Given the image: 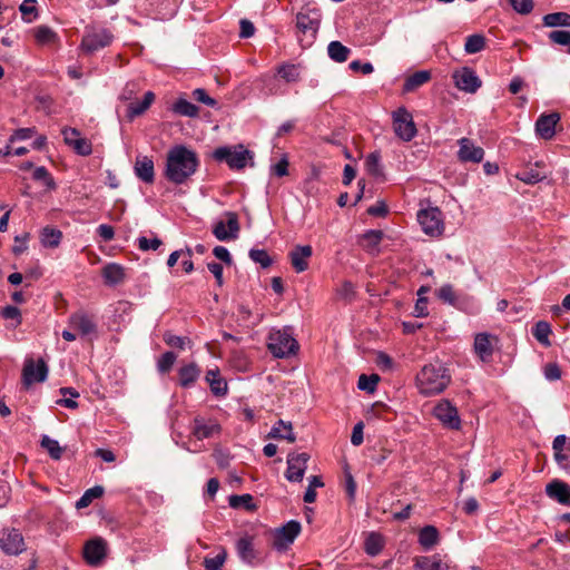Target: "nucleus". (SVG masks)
Wrapping results in <instances>:
<instances>
[{
    "label": "nucleus",
    "instance_id": "obj_54",
    "mask_svg": "<svg viewBox=\"0 0 570 570\" xmlns=\"http://www.w3.org/2000/svg\"><path fill=\"white\" fill-rule=\"evenodd\" d=\"M36 3V0H24L20 4V12L22 14L23 20H26L27 22H31L37 17Z\"/></svg>",
    "mask_w": 570,
    "mask_h": 570
},
{
    "label": "nucleus",
    "instance_id": "obj_64",
    "mask_svg": "<svg viewBox=\"0 0 570 570\" xmlns=\"http://www.w3.org/2000/svg\"><path fill=\"white\" fill-rule=\"evenodd\" d=\"M348 67L352 71H361L364 75H370L374 70L373 65L371 62H361L360 60H354L350 62Z\"/></svg>",
    "mask_w": 570,
    "mask_h": 570
},
{
    "label": "nucleus",
    "instance_id": "obj_21",
    "mask_svg": "<svg viewBox=\"0 0 570 570\" xmlns=\"http://www.w3.org/2000/svg\"><path fill=\"white\" fill-rule=\"evenodd\" d=\"M313 255L309 245H296L288 254L292 267L296 273H303L308 268V261Z\"/></svg>",
    "mask_w": 570,
    "mask_h": 570
},
{
    "label": "nucleus",
    "instance_id": "obj_20",
    "mask_svg": "<svg viewBox=\"0 0 570 570\" xmlns=\"http://www.w3.org/2000/svg\"><path fill=\"white\" fill-rule=\"evenodd\" d=\"M70 327L78 332L81 336H90L96 334L97 325L92 317L85 312H77L69 317Z\"/></svg>",
    "mask_w": 570,
    "mask_h": 570
},
{
    "label": "nucleus",
    "instance_id": "obj_26",
    "mask_svg": "<svg viewBox=\"0 0 570 570\" xmlns=\"http://www.w3.org/2000/svg\"><path fill=\"white\" fill-rule=\"evenodd\" d=\"M236 551L239 559L248 564H253L258 558V553L254 547V538L250 535H245L237 540Z\"/></svg>",
    "mask_w": 570,
    "mask_h": 570
},
{
    "label": "nucleus",
    "instance_id": "obj_42",
    "mask_svg": "<svg viewBox=\"0 0 570 570\" xmlns=\"http://www.w3.org/2000/svg\"><path fill=\"white\" fill-rule=\"evenodd\" d=\"M546 27H570V14L567 12H553L543 17Z\"/></svg>",
    "mask_w": 570,
    "mask_h": 570
},
{
    "label": "nucleus",
    "instance_id": "obj_32",
    "mask_svg": "<svg viewBox=\"0 0 570 570\" xmlns=\"http://www.w3.org/2000/svg\"><path fill=\"white\" fill-rule=\"evenodd\" d=\"M269 436L273 439H284L288 442H295L296 438L293 433V428L289 422L283 420L277 421L269 432Z\"/></svg>",
    "mask_w": 570,
    "mask_h": 570
},
{
    "label": "nucleus",
    "instance_id": "obj_41",
    "mask_svg": "<svg viewBox=\"0 0 570 570\" xmlns=\"http://www.w3.org/2000/svg\"><path fill=\"white\" fill-rule=\"evenodd\" d=\"M532 334L535 340L544 346H550L551 342L549 335L551 334V326L548 322L539 321L535 323L532 330Z\"/></svg>",
    "mask_w": 570,
    "mask_h": 570
},
{
    "label": "nucleus",
    "instance_id": "obj_45",
    "mask_svg": "<svg viewBox=\"0 0 570 570\" xmlns=\"http://www.w3.org/2000/svg\"><path fill=\"white\" fill-rule=\"evenodd\" d=\"M35 38L40 45H51L58 39L57 33L48 26H39L35 29Z\"/></svg>",
    "mask_w": 570,
    "mask_h": 570
},
{
    "label": "nucleus",
    "instance_id": "obj_15",
    "mask_svg": "<svg viewBox=\"0 0 570 570\" xmlns=\"http://www.w3.org/2000/svg\"><path fill=\"white\" fill-rule=\"evenodd\" d=\"M301 532V523L295 520L288 521L277 529L274 537V548L278 551L287 549Z\"/></svg>",
    "mask_w": 570,
    "mask_h": 570
},
{
    "label": "nucleus",
    "instance_id": "obj_17",
    "mask_svg": "<svg viewBox=\"0 0 570 570\" xmlns=\"http://www.w3.org/2000/svg\"><path fill=\"white\" fill-rule=\"evenodd\" d=\"M459 150L458 159L461 163L479 164L484 158V150L482 147L476 146L473 140L463 137L458 140Z\"/></svg>",
    "mask_w": 570,
    "mask_h": 570
},
{
    "label": "nucleus",
    "instance_id": "obj_30",
    "mask_svg": "<svg viewBox=\"0 0 570 570\" xmlns=\"http://www.w3.org/2000/svg\"><path fill=\"white\" fill-rule=\"evenodd\" d=\"M206 381L215 395L223 396L227 393V383L220 377L218 368L208 370L206 373Z\"/></svg>",
    "mask_w": 570,
    "mask_h": 570
},
{
    "label": "nucleus",
    "instance_id": "obj_27",
    "mask_svg": "<svg viewBox=\"0 0 570 570\" xmlns=\"http://www.w3.org/2000/svg\"><path fill=\"white\" fill-rule=\"evenodd\" d=\"M455 567L443 561L440 556L417 557L414 562V570H454Z\"/></svg>",
    "mask_w": 570,
    "mask_h": 570
},
{
    "label": "nucleus",
    "instance_id": "obj_13",
    "mask_svg": "<svg viewBox=\"0 0 570 570\" xmlns=\"http://www.w3.org/2000/svg\"><path fill=\"white\" fill-rule=\"evenodd\" d=\"M0 548L9 556H17L26 550L22 534L17 529H4L0 532Z\"/></svg>",
    "mask_w": 570,
    "mask_h": 570
},
{
    "label": "nucleus",
    "instance_id": "obj_16",
    "mask_svg": "<svg viewBox=\"0 0 570 570\" xmlns=\"http://www.w3.org/2000/svg\"><path fill=\"white\" fill-rule=\"evenodd\" d=\"M497 342L498 337L493 334L478 333L474 336L473 351L482 362L488 363L492 360Z\"/></svg>",
    "mask_w": 570,
    "mask_h": 570
},
{
    "label": "nucleus",
    "instance_id": "obj_14",
    "mask_svg": "<svg viewBox=\"0 0 570 570\" xmlns=\"http://www.w3.org/2000/svg\"><path fill=\"white\" fill-rule=\"evenodd\" d=\"M308 460V453H289L285 472L286 479L291 482H301L304 478Z\"/></svg>",
    "mask_w": 570,
    "mask_h": 570
},
{
    "label": "nucleus",
    "instance_id": "obj_50",
    "mask_svg": "<svg viewBox=\"0 0 570 570\" xmlns=\"http://www.w3.org/2000/svg\"><path fill=\"white\" fill-rule=\"evenodd\" d=\"M226 558L227 552L224 548H222L220 552L215 557L204 559L205 570H223Z\"/></svg>",
    "mask_w": 570,
    "mask_h": 570
},
{
    "label": "nucleus",
    "instance_id": "obj_62",
    "mask_svg": "<svg viewBox=\"0 0 570 570\" xmlns=\"http://www.w3.org/2000/svg\"><path fill=\"white\" fill-rule=\"evenodd\" d=\"M543 373L548 381H557L561 377V370L557 363H548Z\"/></svg>",
    "mask_w": 570,
    "mask_h": 570
},
{
    "label": "nucleus",
    "instance_id": "obj_8",
    "mask_svg": "<svg viewBox=\"0 0 570 570\" xmlns=\"http://www.w3.org/2000/svg\"><path fill=\"white\" fill-rule=\"evenodd\" d=\"M48 365L42 358L35 362L33 358H27L22 368V385L29 389L35 383H42L48 377Z\"/></svg>",
    "mask_w": 570,
    "mask_h": 570
},
{
    "label": "nucleus",
    "instance_id": "obj_34",
    "mask_svg": "<svg viewBox=\"0 0 570 570\" xmlns=\"http://www.w3.org/2000/svg\"><path fill=\"white\" fill-rule=\"evenodd\" d=\"M439 541V531L434 525H425L419 532V543L425 549H432Z\"/></svg>",
    "mask_w": 570,
    "mask_h": 570
},
{
    "label": "nucleus",
    "instance_id": "obj_63",
    "mask_svg": "<svg viewBox=\"0 0 570 570\" xmlns=\"http://www.w3.org/2000/svg\"><path fill=\"white\" fill-rule=\"evenodd\" d=\"M164 341L167 345L169 346H173V347H177V348H180L183 350L185 347V344H186V338L183 337V336H178V335H174L171 333H166L164 335Z\"/></svg>",
    "mask_w": 570,
    "mask_h": 570
},
{
    "label": "nucleus",
    "instance_id": "obj_60",
    "mask_svg": "<svg viewBox=\"0 0 570 570\" xmlns=\"http://www.w3.org/2000/svg\"><path fill=\"white\" fill-rule=\"evenodd\" d=\"M193 97L197 101H199V102H202V104H204V105H206L208 107H216L217 106V101L214 98L209 97L207 95L206 90L203 89V88L195 89L193 91Z\"/></svg>",
    "mask_w": 570,
    "mask_h": 570
},
{
    "label": "nucleus",
    "instance_id": "obj_12",
    "mask_svg": "<svg viewBox=\"0 0 570 570\" xmlns=\"http://www.w3.org/2000/svg\"><path fill=\"white\" fill-rule=\"evenodd\" d=\"M452 78L458 89L469 94L476 92L482 85L475 71L469 67L455 70Z\"/></svg>",
    "mask_w": 570,
    "mask_h": 570
},
{
    "label": "nucleus",
    "instance_id": "obj_56",
    "mask_svg": "<svg viewBox=\"0 0 570 570\" xmlns=\"http://www.w3.org/2000/svg\"><path fill=\"white\" fill-rule=\"evenodd\" d=\"M137 242H138V248L142 252L156 250L163 244V242L158 237H154V238L149 239L145 236H140L137 239Z\"/></svg>",
    "mask_w": 570,
    "mask_h": 570
},
{
    "label": "nucleus",
    "instance_id": "obj_9",
    "mask_svg": "<svg viewBox=\"0 0 570 570\" xmlns=\"http://www.w3.org/2000/svg\"><path fill=\"white\" fill-rule=\"evenodd\" d=\"M321 11L316 8H303L296 16L297 29L312 40L316 37L321 23Z\"/></svg>",
    "mask_w": 570,
    "mask_h": 570
},
{
    "label": "nucleus",
    "instance_id": "obj_51",
    "mask_svg": "<svg viewBox=\"0 0 570 570\" xmlns=\"http://www.w3.org/2000/svg\"><path fill=\"white\" fill-rule=\"evenodd\" d=\"M380 376L377 374L366 375L362 374L358 377L357 387L367 393H373L376 390Z\"/></svg>",
    "mask_w": 570,
    "mask_h": 570
},
{
    "label": "nucleus",
    "instance_id": "obj_1",
    "mask_svg": "<svg viewBox=\"0 0 570 570\" xmlns=\"http://www.w3.org/2000/svg\"><path fill=\"white\" fill-rule=\"evenodd\" d=\"M199 167L197 154L184 146L177 145L167 153L165 177L176 184L181 185L191 177Z\"/></svg>",
    "mask_w": 570,
    "mask_h": 570
},
{
    "label": "nucleus",
    "instance_id": "obj_37",
    "mask_svg": "<svg viewBox=\"0 0 570 570\" xmlns=\"http://www.w3.org/2000/svg\"><path fill=\"white\" fill-rule=\"evenodd\" d=\"M328 57L336 62H345L348 59L351 49L342 42L335 40L331 41L327 46Z\"/></svg>",
    "mask_w": 570,
    "mask_h": 570
},
{
    "label": "nucleus",
    "instance_id": "obj_55",
    "mask_svg": "<svg viewBox=\"0 0 570 570\" xmlns=\"http://www.w3.org/2000/svg\"><path fill=\"white\" fill-rule=\"evenodd\" d=\"M176 358L177 356L174 352H165L158 360V371L160 373H168L171 370Z\"/></svg>",
    "mask_w": 570,
    "mask_h": 570
},
{
    "label": "nucleus",
    "instance_id": "obj_11",
    "mask_svg": "<svg viewBox=\"0 0 570 570\" xmlns=\"http://www.w3.org/2000/svg\"><path fill=\"white\" fill-rule=\"evenodd\" d=\"M225 220H218L213 227L214 236L220 242L236 239L239 233L238 216L234 212H226L224 214Z\"/></svg>",
    "mask_w": 570,
    "mask_h": 570
},
{
    "label": "nucleus",
    "instance_id": "obj_24",
    "mask_svg": "<svg viewBox=\"0 0 570 570\" xmlns=\"http://www.w3.org/2000/svg\"><path fill=\"white\" fill-rule=\"evenodd\" d=\"M546 494L563 505H570V485L564 481L554 479L546 485Z\"/></svg>",
    "mask_w": 570,
    "mask_h": 570
},
{
    "label": "nucleus",
    "instance_id": "obj_29",
    "mask_svg": "<svg viewBox=\"0 0 570 570\" xmlns=\"http://www.w3.org/2000/svg\"><path fill=\"white\" fill-rule=\"evenodd\" d=\"M125 276V268L119 264L110 263L102 268V277L107 285L120 284Z\"/></svg>",
    "mask_w": 570,
    "mask_h": 570
},
{
    "label": "nucleus",
    "instance_id": "obj_59",
    "mask_svg": "<svg viewBox=\"0 0 570 570\" xmlns=\"http://www.w3.org/2000/svg\"><path fill=\"white\" fill-rule=\"evenodd\" d=\"M512 8L521 14H528L533 9L532 0H509Z\"/></svg>",
    "mask_w": 570,
    "mask_h": 570
},
{
    "label": "nucleus",
    "instance_id": "obj_57",
    "mask_svg": "<svg viewBox=\"0 0 570 570\" xmlns=\"http://www.w3.org/2000/svg\"><path fill=\"white\" fill-rule=\"evenodd\" d=\"M78 155L88 156L92 153L91 142L87 138H80L70 146Z\"/></svg>",
    "mask_w": 570,
    "mask_h": 570
},
{
    "label": "nucleus",
    "instance_id": "obj_6",
    "mask_svg": "<svg viewBox=\"0 0 570 570\" xmlns=\"http://www.w3.org/2000/svg\"><path fill=\"white\" fill-rule=\"evenodd\" d=\"M213 156L217 161H225L232 169H243L252 157L250 151L245 149L243 145L234 148L219 147L215 149Z\"/></svg>",
    "mask_w": 570,
    "mask_h": 570
},
{
    "label": "nucleus",
    "instance_id": "obj_49",
    "mask_svg": "<svg viewBox=\"0 0 570 570\" xmlns=\"http://www.w3.org/2000/svg\"><path fill=\"white\" fill-rule=\"evenodd\" d=\"M229 505L234 509L244 508L247 511H252L255 509V504L253 503V497L250 494L230 495Z\"/></svg>",
    "mask_w": 570,
    "mask_h": 570
},
{
    "label": "nucleus",
    "instance_id": "obj_58",
    "mask_svg": "<svg viewBox=\"0 0 570 570\" xmlns=\"http://www.w3.org/2000/svg\"><path fill=\"white\" fill-rule=\"evenodd\" d=\"M549 39L560 46L570 45V31L554 30L549 33Z\"/></svg>",
    "mask_w": 570,
    "mask_h": 570
},
{
    "label": "nucleus",
    "instance_id": "obj_2",
    "mask_svg": "<svg viewBox=\"0 0 570 570\" xmlns=\"http://www.w3.org/2000/svg\"><path fill=\"white\" fill-rule=\"evenodd\" d=\"M451 382L449 370L441 362L424 365L416 375V386L422 395L442 393Z\"/></svg>",
    "mask_w": 570,
    "mask_h": 570
},
{
    "label": "nucleus",
    "instance_id": "obj_10",
    "mask_svg": "<svg viewBox=\"0 0 570 570\" xmlns=\"http://www.w3.org/2000/svg\"><path fill=\"white\" fill-rule=\"evenodd\" d=\"M433 415L446 429H461V419L458 409L449 400H441L438 402V404L433 407Z\"/></svg>",
    "mask_w": 570,
    "mask_h": 570
},
{
    "label": "nucleus",
    "instance_id": "obj_18",
    "mask_svg": "<svg viewBox=\"0 0 570 570\" xmlns=\"http://www.w3.org/2000/svg\"><path fill=\"white\" fill-rule=\"evenodd\" d=\"M554 460L558 465L570 474V439L566 435H557L552 442Z\"/></svg>",
    "mask_w": 570,
    "mask_h": 570
},
{
    "label": "nucleus",
    "instance_id": "obj_35",
    "mask_svg": "<svg viewBox=\"0 0 570 570\" xmlns=\"http://www.w3.org/2000/svg\"><path fill=\"white\" fill-rule=\"evenodd\" d=\"M200 370L198 366L194 363L185 365L180 367L178 375H179V384L183 387H189L193 385L197 379L199 377Z\"/></svg>",
    "mask_w": 570,
    "mask_h": 570
},
{
    "label": "nucleus",
    "instance_id": "obj_23",
    "mask_svg": "<svg viewBox=\"0 0 570 570\" xmlns=\"http://www.w3.org/2000/svg\"><path fill=\"white\" fill-rule=\"evenodd\" d=\"M220 432V426L213 420L196 416L193 421L191 433L197 440L209 439Z\"/></svg>",
    "mask_w": 570,
    "mask_h": 570
},
{
    "label": "nucleus",
    "instance_id": "obj_3",
    "mask_svg": "<svg viewBox=\"0 0 570 570\" xmlns=\"http://www.w3.org/2000/svg\"><path fill=\"white\" fill-rule=\"evenodd\" d=\"M267 347L273 356L286 358L298 351V343L289 330H276L269 333Z\"/></svg>",
    "mask_w": 570,
    "mask_h": 570
},
{
    "label": "nucleus",
    "instance_id": "obj_43",
    "mask_svg": "<svg viewBox=\"0 0 570 570\" xmlns=\"http://www.w3.org/2000/svg\"><path fill=\"white\" fill-rule=\"evenodd\" d=\"M382 238H383V232L382 230H380V229H370V230L365 232L362 235V246L366 250L373 252L379 246V244L381 243Z\"/></svg>",
    "mask_w": 570,
    "mask_h": 570
},
{
    "label": "nucleus",
    "instance_id": "obj_38",
    "mask_svg": "<svg viewBox=\"0 0 570 570\" xmlns=\"http://www.w3.org/2000/svg\"><path fill=\"white\" fill-rule=\"evenodd\" d=\"M62 238L61 230L47 226L41 230L40 240L42 246L55 248L58 247Z\"/></svg>",
    "mask_w": 570,
    "mask_h": 570
},
{
    "label": "nucleus",
    "instance_id": "obj_47",
    "mask_svg": "<svg viewBox=\"0 0 570 570\" xmlns=\"http://www.w3.org/2000/svg\"><path fill=\"white\" fill-rule=\"evenodd\" d=\"M485 47V38L482 35L475 33L466 38L464 50L466 53H478Z\"/></svg>",
    "mask_w": 570,
    "mask_h": 570
},
{
    "label": "nucleus",
    "instance_id": "obj_46",
    "mask_svg": "<svg viewBox=\"0 0 570 570\" xmlns=\"http://www.w3.org/2000/svg\"><path fill=\"white\" fill-rule=\"evenodd\" d=\"M40 444L43 449L47 450L51 459H61L63 449L59 445V442L57 440H53L48 435H42Z\"/></svg>",
    "mask_w": 570,
    "mask_h": 570
},
{
    "label": "nucleus",
    "instance_id": "obj_28",
    "mask_svg": "<svg viewBox=\"0 0 570 570\" xmlns=\"http://www.w3.org/2000/svg\"><path fill=\"white\" fill-rule=\"evenodd\" d=\"M135 174L144 183L151 184L155 179L154 161L147 156L137 157Z\"/></svg>",
    "mask_w": 570,
    "mask_h": 570
},
{
    "label": "nucleus",
    "instance_id": "obj_33",
    "mask_svg": "<svg viewBox=\"0 0 570 570\" xmlns=\"http://www.w3.org/2000/svg\"><path fill=\"white\" fill-rule=\"evenodd\" d=\"M431 79V73L428 70H420L409 76L403 85V90L405 92H411L423 86Z\"/></svg>",
    "mask_w": 570,
    "mask_h": 570
},
{
    "label": "nucleus",
    "instance_id": "obj_31",
    "mask_svg": "<svg viewBox=\"0 0 570 570\" xmlns=\"http://www.w3.org/2000/svg\"><path fill=\"white\" fill-rule=\"evenodd\" d=\"M155 100V95L151 91H147L144 95V99L141 101H135L129 104L127 108V116L130 119H134L135 117H138L142 115L153 104Z\"/></svg>",
    "mask_w": 570,
    "mask_h": 570
},
{
    "label": "nucleus",
    "instance_id": "obj_40",
    "mask_svg": "<svg viewBox=\"0 0 570 570\" xmlns=\"http://www.w3.org/2000/svg\"><path fill=\"white\" fill-rule=\"evenodd\" d=\"M173 111L177 115L193 118L198 116L199 108L193 102L184 98H179L173 105Z\"/></svg>",
    "mask_w": 570,
    "mask_h": 570
},
{
    "label": "nucleus",
    "instance_id": "obj_61",
    "mask_svg": "<svg viewBox=\"0 0 570 570\" xmlns=\"http://www.w3.org/2000/svg\"><path fill=\"white\" fill-rule=\"evenodd\" d=\"M1 315L6 320H16L17 325H20L22 322L19 308L12 305L3 307L1 311Z\"/></svg>",
    "mask_w": 570,
    "mask_h": 570
},
{
    "label": "nucleus",
    "instance_id": "obj_36",
    "mask_svg": "<svg viewBox=\"0 0 570 570\" xmlns=\"http://www.w3.org/2000/svg\"><path fill=\"white\" fill-rule=\"evenodd\" d=\"M384 548V538L377 532H370L364 542V550L368 556L375 557Z\"/></svg>",
    "mask_w": 570,
    "mask_h": 570
},
{
    "label": "nucleus",
    "instance_id": "obj_52",
    "mask_svg": "<svg viewBox=\"0 0 570 570\" xmlns=\"http://www.w3.org/2000/svg\"><path fill=\"white\" fill-rule=\"evenodd\" d=\"M249 257L256 264H259L261 267L267 268L272 265L273 261L268 253L265 249H250Z\"/></svg>",
    "mask_w": 570,
    "mask_h": 570
},
{
    "label": "nucleus",
    "instance_id": "obj_7",
    "mask_svg": "<svg viewBox=\"0 0 570 570\" xmlns=\"http://www.w3.org/2000/svg\"><path fill=\"white\" fill-rule=\"evenodd\" d=\"M393 129L395 135L403 141H411L416 136V126L412 114L405 108L400 107L392 114Z\"/></svg>",
    "mask_w": 570,
    "mask_h": 570
},
{
    "label": "nucleus",
    "instance_id": "obj_22",
    "mask_svg": "<svg viewBox=\"0 0 570 570\" xmlns=\"http://www.w3.org/2000/svg\"><path fill=\"white\" fill-rule=\"evenodd\" d=\"M560 120L558 112H551L549 115H541L535 121L537 135L544 139H551L556 134V126Z\"/></svg>",
    "mask_w": 570,
    "mask_h": 570
},
{
    "label": "nucleus",
    "instance_id": "obj_53",
    "mask_svg": "<svg viewBox=\"0 0 570 570\" xmlns=\"http://www.w3.org/2000/svg\"><path fill=\"white\" fill-rule=\"evenodd\" d=\"M278 75L287 82H295L299 78L298 67L295 65H283L278 68Z\"/></svg>",
    "mask_w": 570,
    "mask_h": 570
},
{
    "label": "nucleus",
    "instance_id": "obj_4",
    "mask_svg": "<svg viewBox=\"0 0 570 570\" xmlns=\"http://www.w3.org/2000/svg\"><path fill=\"white\" fill-rule=\"evenodd\" d=\"M114 41L112 32L104 27L87 26L80 42V49L91 55L100 49L110 46Z\"/></svg>",
    "mask_w": 570,
    "mask_h": 570
},
{
    "label": "nucleus",
    "instance_id": "obj_25",
    "mask_svg": "<svg viewBox=\"0 0 570 570\" xmlns=\"http://www.w3.org/2000/svg\"><path fill=\"white\" fill-rule=\"evenodd\" d=\"M515 177L525 184L534 185L544 180L548 177V171L543 163L537 161L533 166L522 169Z\"/></svg>",
    "mask_w": 570,
    "mask_h": 570
},
{
    "label": "nucleus",
    "instance_id": "obj_39",
    "mask_svg": "<svg viewBox=\"0 0 570 570\" xmlns=\"http://www.w3.org/2000/svg\"><path fill=\"white\" fill-rule=\"evenodd\" d=\"M365 169L373 177L383 176V167L381 164V155L379 151L368 154L365 158Z\"/></svg>",
    "mask_w": 570,
    "mask_h": 570
},
{
    "label": "nucleus",
    "instance_id": "obj_48",
    "mask_svg": "<svg viewBox=\"0 0 570 570\" xmlns=\"http://www.w3.org/2000/svg\"><path fill=\"white\" fill-rule=\"evenodd\" d=\"M436 296L439 299H441L442 302H444L451 306H454V307L459 306L458 296L453 289V286L450 284L442 285L436 291Z\"/></svg>",
    "mask_w": 570,
    "mask_h": 570
},
{
    "label": "nucleus",
    "instance_id": "obj_44",
    "mask_svg": "<svg viewBox=\"0 0 570 570\" xmlns=\"http://www.w3.org/2000/svg\"><path fill=\"white\" fill-rule=\"evenodd\" d=\"M104 492L105 490L101 485H96L86 490L81 498L76 502V508H87L95 499L102 497Z\"/></svg>",
    "mask_w": 570,
    "mask_h": 570
},
{
    "label": "nucleus",
    "instance_id": "obj_19",
    "mask_svg": "<svg viewBox=\"0 0 570 570\" xmlns=\"http://www.w3.org/2000/svg\"><path fill=\"white\" fill-rule=\"evenodd\" d=\"M107 554V543L102 538L89 540L83 547V558L90 566H97Z\"/></svg>",
    "mask_w": 570,
    "mask_h": 570
},
{
    "label": "nucleus",
    "instance_id": "obj_5",
    "mask_svg": "<svg viewBox=\"0 0 570 570\" xmlns=\"http://www.w3.org/2000/svg\"><path fill=\"white\" fill-rule=\"evenodd\" d=\"M416 217L424 234L431 237H439L443 234V214L438 207L422 208L417 212Z\"/></svg>",
    "mask_w": 570,
    "mask_h": 570
}]
</instances>
